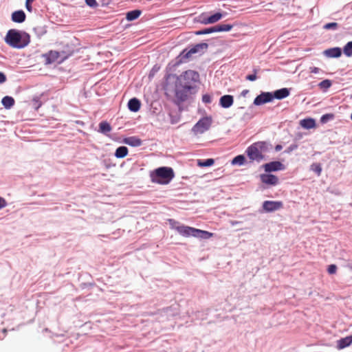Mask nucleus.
Returning a JSON list of instances; mask_svg holds the SVG:
<instances>
[{
  "label": "nucleus",
  "mask_w": 352,
  "mask_h": 352,
  "mask_svg": "<svg viewBox=\"0 0 352 352\" xmlns=\"http://www.w3.org/2000/svg\"><path fill=\"white\" fill-rule=\"evenodd\" d=\"M268 150L269 147L267 142L258 141L248 146L245 153L252 162H260L265 159V153Z\"/></svg>",
  "instance_id": "1"
},
{
  "label": "nucleus",
  "mask_w": 352,
  "mask_h": 352,
  "mask_svg": "<svg viewBox=\"0 0 352 352\" xmlns=\"http://www.w3.org/2000/svg\"><path fill=\"white\" fill-rule=\"evenodd\" d=\"M168 222L170 226V228L173 230H175L177 231V228L180 227L181 225H179V223L174 219H168Z\"/></svg>",
  "instance_id": "35"
},
{
  "label": "nucleus",
  "mask_w": 352,
  "mask_h": 352,
  "mask_svg": "<svg viewBox=\"0 0 352 352\" xmlns=\"http://www.w3.org/2000/svg\"><path fill=\"white\" fill-rule=\"evenodd\" d=\"M195 228L181 225L180 227L177 228V232L182 236L184 237H190L194 236L195 235Z\"/></svg>",
  "instance_id": "10"
},
{
  "label": "nucleus",
  "mask_w": 352,
  "mask_h": 352,
  "mask_svg": "<svg viewBox=\"0 0 352 352\" xmlns=\"http://www.w3.org/2000/svg\"><path fill=\"white\" fill-rule=\"evenodd\" d=\"M192 89H187L186 87L175 83V98L178 102L186 101L189 95L192 94Z\"/></svg>",
  "instance_id": "5"
},
{
  "label": "nucleus",
  "mask_w": 352,
  "mask_h": 352,
  "mask_svg": "<svg viewBox=\"0 0 352 352\" xmlns=\"http://www.w3.org/2000/svg\"><path fill=\"white\" fill-rule=\"evenodd\" d=\"M310 168L312 171L315 172L318 176H320L321 175L322 167L320 164L314 163L311 165Z\"/></svg>",
  "instance_id": "30"
},
{
  "label": "nucleus",
  "mask_w": 352,
  "mask_h": 352,
  "mask_svg": "<svg viewBox=\"0 0 352 352\" xmlns=\"http://www.w3.org/2000/svg\"><path fill=\"white\" fill-rule=\"evenodd\" d=\"M282 148H283V147H282V146H281V145H280V144H277V145L275 146V150H276V151H280V150L282 149Z\"/></svg>",
  "instance_id": "46"
},
{
  "label": "nucleus",
  "mask_w": 352,
  "mask_h": 352,
  "mask_svg": "<svg viewBox=\"0 0 352 352\" xmlns=\"http://www.w3.org/2000/svg\"><path fill=\"white\" fill-rule=\"evenodd\" d=\"M323 54L329 58H338L342 54V50L340 47H333L324 50Z\"/></svg>",
  "instance_id": "14"
},
{
  "label": "nucleus",
  "mask_w": 352,
  "mask_h": 352,
  "mask_svg": "<svg viewBox=\"0 0 352 352\" xmlns=\"http://www.w3.org/2000/svg\"><path fill=\"white\" fill-rule=\"evenodd\" d=\"M265 172L270 173L284 169V165L278 161L271 162L263 165Z\"/></svg>",
  "instance_id": "9"
},
{
  "label": "nucleus",
  "mask_w": 352,
  "mask_h": 352,
  "mask_svg": "<svg viewBox=\"0 0 352 352\" xmlns=\"http://www.w3.org/2000/svg\"><path fill=\"white\" fill-rule=\"evenodd\" d=\"M223 16V14L220 12H217L208 17L203 18L202 23L204 24H212L219 21Z\"/></svg>",
  "instance_id": "16"
},
{
  "label": "nucleus",
  "mask_w": 352,
  "mask_h": 352,
  "mask_svg": "<svg viewBox=\"0 0 352 352\" xmlns=\"http://www.w3.org/2000/svg\"><path fill=\"white\" fill-rule=\"evenodd\" d=\"M141 14V11L139 10H134L126 13V19L127 21H133L138 19Z\"/></svg>",
  "instance_id": "26"
},
{
  "label": "nucleus",
  "mask_w": 352,
  "mask_h": 352,
  "mask_svg": "<svg viewBox=\"0 0 352 352\" xmlns=\"http://www.w3.org/2000/svg\"><path fill=\"white\" fill-rule=\"evenodd\" d=\"M344 54L346 56H352V41L348 42L343 49Z\"/></svg>",
  "instance_id": "29"
},
{
  "label": "nucleus",
  "mask_w": 352,
  "mask_h": 352,
  "mask_svg": "<svg viewBox=\"0 0 352 352\" xmlns=\"http://www.w3.org/2000/svg\"><path fill=\"white\" fill-rule=\"evenodd\" d=\"M338 27V24L336 22H332V23H327L324 25V29L325 30H329V29H333V30H336L337 29Z\"/></svg>",
  "instance_id": "34"
},
{
  "label": "nucleus",
  "mask_w": 352,
  "mask_h": 352,
  "mask_svg": "<svg viewBox=\"0 0 352 352\" xmlns=\"http://www.w3.org/2000/svg\"><path fill=\"white\" fill-rule=\"evenodd\" d=\"M2 104L6 109H10L14 104V100L12 97L6 96L1 100Z\"/></svg>",
  "instance_id": "24"
},
{
  "label": "nucleus",
  "mask_w": 352,
  "mask_h": 352,
  "mask_svg": "<svg viewBox=\"0 0 352 352\" xmlns=\"http://www.w3.org/2000/svg\"><path fill=\"white\" fill-rule=\"evenodd\" d=\"M214 161L213 159H207L204 161L199 160L198 162V165L200 166H210L214 164Z\"/></svg>",
  "instance_id": "33"
},
{
  "label": "nucleus",
  "mask_w": 352,
  "mask_h": 352,
  "mask_svg": "<svg viewBox=\"0 0 352 352\" xmlns=\"http://www.w3.org/2000/svg\"><path fill=\"white\" fill-rule=\"evenodd\" d=\"M202 101L204 103H210L211 102V97L208 94H205L202 96Z\"/></svg>",
  "instance_id": "42"
},
{
  "label": "nucleus",
  "mask_w": 352,
  "mask_h": 352,
  "mask_svg": "<svg viewBox=\"0 0 352 352\" xmlns=\"http://www.w3.org/2000/svg\"><path fill=\"white\" fill-rule=\"evenodd\" d=\"M212 124L211 118L208 117H204L200 119L197 123L193 126L192 131L195 133H203L206 131L208 130Z\"/></svg>",
  "instance_id": "6"
},
{
  "label": "nucleus",
  "mask_w": 352,
  "mask_h": 352,
  "mask_svg": "<svg viewBox=\"0 0 352 352\" xmlns=\"http://www.w3.org/2000/svg\"><path fill=\"white\" fill-rule=\"evenodd\" d=\"M6 81V75L0 72V84H2Z\"/></svg>",
  "instance_id": "44"
},
{
  "label": "nucleus",
  "mask_w": 352,
  "mask_h": 352,
  "mask_svg": "<svg viewBox=\"0 0 352 352\" xmlns=\"http://www.w3.org/2000/svg\"><path fill=\"white\" fill-rule=\"evenodd\" d=\"M337 272V266L334 264H331L328 266L327 272L329 274H334Z\"/></svg>",
  "instance_id": "36"
},
{
  "label": "nucleus",
  "mask_w": 352,
  "mask_h": 352,
  "mask_svg": "<svg viewBox=\"0 0 352 352\" xmlns=\"http://www.w3.org/2000/svg\"><path fill=\"white\" fill-rule=\"evenodd\" d=\"M350 269L352 270V266L350 267Z\"/></svg>",
  "instance_id": "48"
},
{
  "label": "nucleus",
  "mask_w": 352,
  "mask_h": 352,
  "mask_svg": "<svg viewBox=\"0 0 352 352\" xmlns=\"http://www.w3.org/2000/svg\"><path fill=\"white\" fill-rule=\"evenodd\" d=\"M283 208L281 201H265L263 203V208L267 212H272Z\"/></svg>",
  "instance_id": "7"
},
{
  "label": "nucleus",
  "mask_w": 352,
  "mask_h": 352,
  "mask_svg": "<svg viewBox=\"0 0 352 352\" xmlns=\"http://www.w3.org/2000/svg\"><path fill=\"white\" fill-rule=\"evenodd\" d=\"M141 106L140 101L136 98L129 100L128 102V107L131 111L137 112L140 110Z\"/></svg>",
  "instance_id": "17"
},
{
  "label": "nucleus",
  "mask_w": 352,
  "mask_h": 352,
  "mask_svg": "<svg viewBox=\"0 0 352 352\" xmlns=\"http://www.w3.org/2000/svg\"><path fill=\"white\" fill-rule=\"evenodd\" d=\"M124 143L131 146H140L142 145V140L137 137H129L124 140Z\"/></svg>",
  "instance_id": "21"
},
{
  "label": "nucleus",
  "mask_w": 352,
  "mask_h": 352,
  "mask_svg": "<svg viewBox=\"0 0 352 352\" xmlns=\"http://www.w3.org/2000/svg\"><path fill=\"white\" fill-rule=\"evenodd\" d=\"M128 154V148L126 146H120L118 147L115 152V156L117 158H123L126 157Z\"/></svg>",
  "instance_id": "25"
},
{
  "label": "nucleus",
  "mask_w": 352,
  "mask_h": 352,
  "mask_svg": "<svg viewBox=\"0 0 352 352\" xmlns=\"http://www.w3.org/2000/svg\"><path fill=\"white\" fill-rule=\"evenodd\" d=\"M256 73V70H254V74L248 75L245 78L247 80H250V81L255 80L257 78Z\"/></svg>",
  "instance_id": "41"
},
{
  "label": "nucleus",
  "mask_w": 352,
  "mask_h": 352,
  "mask_svg": "<svg viewBox=\"0 0 352 352\" xmlns=\"http://www.w3.org/2000/svg\"><path fill=\"white\" fill-rule=\"evenodd\" d=\"M208 45L206 43L197 44L186 52V50L183 51L182 55L183 58H189L192 54L197 53L200 49H206Z\"/></svg>",
  "instance_id": "11"
},
{
  "label": "nucleus",
  "mask_w": 352,
  "mask_h": 352,
  "mask_svg": "<svg viewBox=\"0 0 352 352\" xmlns=\"http://www.w3.org/2000/svg\"><path fill=\"white\" fill-rule=\"evenodd\" d=\"M329 117H332V115L326 114L322 116L321 121L325 122Z\"/></svg>",
  "instance_id": "45"
},
{
  "label": "nucleus",
  "mask_w": 352,
  "mask_h": 352,
  "mask_svg": "<svg viewBox=\"0 0 352 352\" xmlns=\"http://www.w3.org/2000/svg\"><path fill=\"white\" fill-rule=\"evenodd\" d=\"M245 161V158L244 155H239L233 158V160H232V164L241 166V165L244 164Z\"/></svg>",
  "instance_id": "28"
},
{
  "label": "nucleus",
  "mask_w": 352,
  "mask_h": 352,
  "mask_svg": "<svg viewBox=\"0 0 352 352\" xmlns=\"http://www.w3.org/2000/svg\"><path fill=\"white\" fill-rule=\"evenodd\" d=\"M261 180L263 183L275 186L278 182V178L271 174H262L261 175Z\"/></svg>",
  "instance_id": "12"
},
{
  "label": "nucleus",
  "mask_w": 352,
  "mask_h": 352,
  "mask_svg": "<svg viewBox=\"0 0 352 352\" xmlns=\"http://www.w3.org/2000/svg\"><path fill=\"white\" fill-rule=\"evenodd\" d=\"M352 344V336H349L345 338H341L337 341V348L342 349L345 347L350 346Z\"/></svg>",
  "instance_id": "15"
},
{
  "label": "nucleus",
  "mask_w": 352,
  "mask_h": 352,
  "mask_svg": "<svg viewBox=\"0 0 352 352\" xmlns=\"http://www.w3.org/2000/svg\"><path fill=\"white\" fill-rule=\"evenodd\" d=\"M213 32H215L214 26V27H211V28H205V29H204L202 30L198 31V32H196V34H197V35H202V34H211V33H213Z\"/></svg>",
  "instance_id": "32"
},
{
  "label": "nucleus",
  "mask_w": 352,
  "mask_h": 352,
  "mask_svg": "<svg viewBox=\"0 0 352 352\" xmlns=\"http://www.w3.org/2000/svg\"><path fill=\"white\" fill-rule=\"evenodd\" d=\"M111 129L110 124L107 121H102L99 124V131L103 134H107Z\"/></svg>",
  "instance_id": "23"
},
{
  "label": "nucleus",
  "mask_w": 352,
  "mask_h": 352,
  "mask_svg": "<svg viewBox=\"0 0 352 352\" xmlns=\"http://www.w3.org/2000/svg\"><path fill=\"white\" fill-rule=\"evenodd\" d=\"M85 2L89 6L92 8H94L98 5L96 0H85Z\"/></svg>",
  "instance_id": "40"
},
{
  "label": "nucleus",
  "mask_w": 352,
  "mask_h": 352,
  "mask_svg": "<svg viewBox=\"0 0 352 352\" xmlns=\"http://www.w3.org/2000/svg\"><path fill=\"white\" fill-rule=\"evenodd\" d=\"M199 74L193 70H187L180 74L176 80V83L187 87V89H194V84L199 81Z\"/></svg>",
  "instance_id": "3"
},
{
  "label": "nucleus",
  "mask_w": 352,
  "mask_h": 352,
  "mask_svg": "<svg viewBox=\"0 0 352 352\" xmlns=\"http://www.w3.org/2000/svg\"><path fill=\"white\" fill-rule=\"evenodd\" d=\"M300 126L306 129H311L316 127V121L313 118H306L300 120Z\"/></svg>",
  "instance_id": "19"
},
{
  "label": "nucleus",
  "mask_w": 352,
  "mask_h": 352,
  "mask_svg": "<svg viewBox=\"0 0 352 352\" xmlns=\"http://www.w3.org/2000/svg\"><path fill=\"white\" fill-rule=\"evenodd\" d=\"M310 72L313 74H318L320 72V69L316 67H311L309 68Z\"/></svg>",
  "instance_id": "43"
},
{
  "label": "nucleus",
  "mask_w": 352,
  "mask_h": 352,
  "mask_svg": "<svg viewBox=\"0 0 352 352\" xmlns=\"http://www.w3.org/2000/svg\"><path fill=\"white\" fill-rule=\"evenodd\" d=\"M232 28V25L229 24H219L214 26L215 32H228Z\"/></svg>",
  "instance_id": "27"
},
{
  "label": "nucleus",
  "mask_w": 352,
  "mask_h": 352,
  "mask_svg": "<svg viewBox=\"0 0 352 352\" xmlns=\"http://www.w3.org/2000/svg\"><path fill=\"white\" fill-rule=\"evenodd\" d=\"M12 20L15 23H23L25 20V14L23 10L15 11L12 14Z\"/></svg>",
  "instance_id": "18"
},
{
  "label": "nucleus",
  "mask_w": 352,
  "mask_h": 352,
  "mask_svg": "<svg viewBox=\"0 0 352 352\" xmlns=\"http://www.w3.org/2000/svg\"><path fill=\"white\" fill-rule=\"evenodd\" d=\"M248 92V90H244V91H242V95L245 96Z\"/></svg>",
  "instance_id": "47"
},
{
  "label": "nucleus",
  "mask_w": 352,
  "mask_h": 352,
  "mask_svg": "<svg viewBox=\"0 0 352 352\" xmlns=\"http://www.w3.org/2000/svg\"><path fill=\"white\" fill-rule=\"evenodd\" d=\"M234 102L233 96L231 95H224L221 97L219 104L223 108L230 107Z\"/></svg>",
  "instance_id": "13"
},
{
  "label": "nucleus",
  "mask_w": 352,
  "mask_h": 352,
  "mask_svg": "<svg viewBox=\"0 0 352 352\" xmlns=\"http://www.w3.org/2000/svg\"><path fill=\"white\" fill-rule=\"evenodd\" d=\"M7 205H8V203H7L6 200L4 198L0 197V210L6 207Z\"/></svg>",
  "instance_id": "39"
},
{
  "label": "nucleus",
  "mask_w": 352,
  "mask_h": 352,
  "mask_svg": "<svg viewBox=\"0 0 352 352\" xmlns=\"http://www.w3.org/2000/svg\"><path fill=\"white\" fill-rule=\"evenodd\" d=\"M297 148H298V145L296 144H293L285 149V153H290L293 151L296 150Z\"/></svg>",
  "instance_id": "37"
},
{
  "label": "nucleus",
  "mask_w": 352,
  "mask_h": 352,
  "mask_svg": "<svg viewBox=\"0 0 352 352\" xmlns=\"http://www.w3.org/2000/svg\"><path fill=\"white\" fill-rule=\"evenodd\" d=\"M5 40L9 45L14 48H23L29 43L28 39L23 38L21 34L14 29L8 32Z\"/></svg>",
  "instance_id": "4"
},
{
  "label": "nucleus",
  "mask_w": 352,
  "mask_h": 352,
  "mask_svg": "<svg viewBox=\"0 0 352 352\" xmlns=\"http://www.w3.org/2000/svg\"><path fill=\"white\" fill-rule=\"evenodd\" d=\"M35 0H26L25 1V8L27 10L30 12L32 11V7L31 6V3L34 1Z\"/></svg>",
  "instance_id": "38"
},
{
  "label": "nucleus",
  "mask_w": 352,
  "mask_h": 352,
  "mask_svg": "<svg viewBox=\"0 0 352 352\" xmlns=\"http://www.w3.org/2000/svg\"><path fill=\"white\" fill-rule=\"evenodd\" d=\"M274 99L273 94L270 92H263L256 96L254 100L255 105L259 106L271 102Z\"/></svg>",
  "instance_id": "8"
},
{
  "label": "nucleus",
  "mask_w": 352,
  "mask_h": 352,
  "mask_svg": "<svg viewBox=\"0 0 352 352\" xmlns=\"http://www.w3.org/2000/svg\"><path fill=\"white\" fill-rule=\"evenodd\" d=\"M289 95V90L287 88H282L274 91V98L278 100L283 99Z\"/></svg>",
  "instance_id": "20"
},
{
  "label": "nucleus",
  "mask_w": 352,
  "mask_h": 352,
  "mask_svg": "<svg viewBox=\"0 0 352 352\" xmlns=\"http://www.w3.org/2000/svg\"><path fill=\"white\" fill-rule=\"evenodd\" d=\"M195 237L200 238V239H210L214 234L212 232H208V231H206V230H202L197 229V228L195 229Z\"/></svg>",
  "instance_id": "22"
},
{
  "label": "nucleus",
  "mask_w": 352,
  "mask_h": 352,
  "mask_svg": "<svg viewBox=\"0 0 352 352\" xmlns=\"http://www.w3.org/2000/svg\"><path fill=\"white\" fill-rule=\"evenodd\" d=\"M150 177L153 183L166 185L175 177V173L172 168L162 166L152 171Z\"/></svg>",
  "instance_id": "2"
},
{
  "label": "nucleus",
  "mask_w": 352,
  "mask_h": 352,
  "mask_svg": "<svg viewBox=\"0 0 352 352\" xmlns=\"http://www.w3.org/2000/svg\"><path fill=\"white\" fill-rule=\"evenodd\" d=\"M331 81L330 80L327 79L321 81L318 84V86L320 87V89H327L331 86Z\"/></svg>",
  "instance_id": "31"
}]
</instances>
